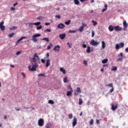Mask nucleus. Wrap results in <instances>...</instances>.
Wrapping results in <instances>:
<instances>
[{
	"label": "nucleus",
	"mask_w": 128,
	"mask_h": 128,
	"mask_svg": "<svg viewBox=\"0 0 128 128\" xmlns=\"http://www.w3.org/2000/svg\"><path fill=\"white\" fill-rule=\"evenodd\" d=\"M40 57L38 56V54L36 53L34 54L32 58H31L30 62L32 66H28L29 70L30 72H36V68L38 66V64L36 62V60H39Z\"/></svg>",
	"instance_id": "obj_1"
},
{
	"label": "nucleus",
	"mask_w": 128,
	"mask_h": 128,
	"mask_svg": "<svg viewBox=\"0 0 128 128\" xmlns=\"http://www.w3.org/2000/svg\"><path fill=\"white\" fill-rule=\"evenodd\" d=\"M40 36V34H36L32 36V38L31 39V40L34 42H38V38H38Z\"/></svg>",
	"instance_id": "obj_2"
},
{
	"label": "nucleus",
	"mask_w": 128,
	"mask_h": 128,
	"mask_svg": "<svg viewBox=\"0 0 128 128\" xmlns=\"http://www.w3.org/2000/svg\"><path fill=\"white\" fill-rule=\"evenodd\" d=\"M38 124L39 126H44V120L42 118L38 120Z\"/></svg>",
	"instance_id": "obj_3"
},
{
	"label": "nucleus",
	"mask_w": 128,
	"mask_h": 128,
	"mask_svg": "<svg viewBox=\"0 0 128 128\" xmlns=\"http://www.w3.org/2000/svg\"><path fill=\"white\" fill-rule=\"evenodd\" d=\"M98 44H100L99 42H95L94 40V39H92L90 42V44H91V46H98Z\"/></svg>",
	"instance_id": "obj_4"
},
{
	"label": "nucleus",
	"mask_w": 128,
	"mask_h": 128,
	"mask_svg": "<svg viewBox=\"0 0 128 128\" xmlns=\"http://www.w3.org/2000/svg\"><path fill=\"white\" fill-rule=\"evenodd\" d=\"M76 92H74V96H78V94H82V90H80V87L77 88ZM76 92H78L79 94Z\"/></svg>",
	"instance_id": "obj_5"
},
{
	"label": "nucleus",
	"mask_w": 128,
	"mask_h": 128,
	"mask_svg": "<svg viewBox=\"0 0 128 128\" xmlns=\"http://www.w3.org/2000/svg\"><path fill=\"white\" fill-rule=\"evenodd\" d=\"M123 30L126 31V28H128V24L126 23V20H124L123 22Z\"/></svg>",
	"instance_id": "obj_6"
},
{
	"label": "nucleus",
	"mask_w": 128,
	"mask_h": 128,
	"mask_svg": "<svg viewBox=\"0 0 128 128\" xmlns=\"http://www.w3.org/2000/svg\"><path fill=\"white\" fill-rule=\"evenodd\" d=\"M114 30L116 32H120L122 28L118 26H114Z\"/></svg>",
	"instance_id": "obj_7"
},
{
	"label": "nucleus",
	"mask_w": 128,
	"mask_h": 128,
	"mask_svg": "<svg viewBox=\"0 0 128 128\" xmlns=\"http://www.w3.org/2000/svg\"><path fill=\"white\" fill-rule=\"evenodd\" d=\"M0 28L1 30H4L6 29V26H4V22H0Z\"/></svg>",
	"instance_id": "obj_8"
},
{
	"label": "nucleus",
	"mask_w": 128,
	"mask_h": 128,
	"mask_svg": "<svg viewBox=\"0 0 128 128\" xmlns=\"http://www.w3.org/2000/svg\"><path fill=\"white\" fill-rule=\"evenodd\" d=\"M78 120L76 118L74 117L72 121V126H76V124H78Z\"/></svg>",
	"instance_id": "obj_9"
},
{
	"label": "nucleus",
	"mask_w": 128,
	"mask_h": 128,
	"mask_svg": "<svg viewBox=\"0 0 128 128\" xmlns=\"http://www.w3.org/2000/svg\"><path fill=\"white\" fill-rule=\"evenodd\" d=\"M64 26H66V25L62 23L58 24V28H60L61 30L64 28Z\"/></svg>",
	"instance_id": "obj_10"
},
{
	"label": "nucleus",
	"mask_w": 128,
	"mask_h": 128,
	"mask_svg": "<svg viewBox=\"0 0 128 128\" xmlns=\"http://www.w3.org/2000/svg\"><path fill=\"white\" fill-rule=\"evenodd\" d=\"M108 86H110V88H112L111 90H110V94H112V92H114V86H112V83H110L109 84H108Z\"/></svg>",
	"instance_id": "obj_11"
},
{
	"label": "nucleus",
	"mask_w": 128,
	"mask_h": 128,
	"mask_svg": "<svg viewBox=\"0 0 128 128\" xmlns=\"http://www.w3.org/2000/svg\"><path fill=\"white\" fill-rule=\"evenodd\" d=\"M112 105V110L113 111L116 110V109L118 108V104H116V105H114V104H111Z\"/></svg>",
	"instance_id": "obj_12"
},
{
	"label": "nucleus",
	"mask_w": 128,
	"mask_h": 128,
	"mask_svg": "<svg viewBox=\"0 0 128 128\" xmlns=\"http://www.w3.org/2000/svg\"><path fill=\"white\" fill-rule=\"evenodd\" d=\"M26 36H22L21 37L20 39H18L16 42V44L18 45V43L20 42H22V40H24V38H26Z\"/></svg>",
	"instance_id": "obj_13"
},
{
	"label": "nucleus",
	"mask_w": 128,
	"mask_h": 128,
	"mask_svg": "<svg viewBox=\"0 0 128 128\" xmlns=\"http://www.w3.org/2000/svg\"><path fill=\"white\" fill-rule=\"evenodd\" d=\"M66 34H59V38H60V40H64V38H66Z\"/></svg>",
	"instance_id": "obj_14"
},
{
	"label": "nucleus",
	"mask_w": 128,
	"mask_h": 128,
	"mask_svg": "<svg viewBox=\"0 0 128 128\" xmlns=\"http://www.w3.org/2000/svg\"><path fill=\"white\" fill-rule=\"evenodd\" d=\"M50 66V59H48L46 61V68H48V66Z\"/></svg>",
	"instance_id": "obj_15"
},
{
	"label": "nucleus",
	"mask_w": 128,
	"mask_h": 128,
	"mask_svg": "<svg viewBox=\"0 0 128 128\" xmlns=\"http://www.w3.org/2000/svg\"><path fill=\"white\" fill-rule=\"evenodd\" d=\"M54 50L55 52H60V46L57 45L54 47Z\"/></svg>",
	"instance_id": "obj_16"
},
{
	"label": "nucleus",
	"mask_w": 128,
	"mask_h": 128,
	"mask_svg": "<svg viewBox=\"0 0 128 128\" xmlns=\"http://www.w3.org/2000/svg\"><path fill=\"white\" fill-rule=\"evenodd\" d=\"M108 30L110 31V32H114V26L110 25L109 26L108 28Z\"/></svg>",
	"instance_id": "obj_17"
},
{
	"label": "nucleus",
	"mask_w": 128,
	"mask_h": 128,
	"mask_svg": "<svg viewBox=\"0 0 128 128\" xmlns=\"http://www.w3.org/2000/svg\"><path fill=\"white\" fill-rule=\"evenodd\" d=\"M86 44H88V42H86L84 41L82 42V46L84 48H86Z\"/></svg>",
	"instance_id": "obj_18"
},
{
	"label": "nucleus",
	"mask_w": 128,
	"mask_h": 128,
	"mask_svg": "<svg viewBox=\"0 0 128 128\" xmlns=\"http://www.w3.org/2000/svg\"><path fill=\"white\" fill-rule=\"evenodd\" d=\"M102 50L106 48V42H104V41L102 42Z\"/></svg>",
	"instance_id": "obj_19"
},
{
	"label": "nucleus",
	"mask_w": 128,
	"mask_h": 128,
	"mask_svg": "<svg viewBox=\"0 0 128 128\" xmlns=\"http://www.w3.org/2000/svg\"><path fill=\"white\" fill-rule=\"evenodd\" d=\"M37 20H38L42 21V20H44V16H40L37 18Z\"/></svg>",
	"instance_id": "obj_20"
},
{
	"label": "nucleus",
	"mask_w": 128,
	"mask_h": 128,
	"mask_svg": "<svg viewBox=\"0 0 128 128\" xmlns=\"http://www.w3.org/2000/svg\"><path fill=\"white\" fill-rule=\"evenodd\" d=\"M86 53L87 54H90V46H88L87 49L86 50Z\"/></svg>",
	"instance_id": "obj_21"
},
{
	"label": "nucleus",
	"mask_w": 128,
	"mask_h": 128,
	"mask_svg": "<svg viewBox=\"0 0 128 128\" xmlns=\"http://www.w3.org/2000/svg\"><path fill=\"white\" fill-rule=\"evenodd\" d=\"M108 62V58L104 59L102 60V64H106Z\"/></svg>",
	"instance_id": "obj_22"
},
{
	"label": "nucleus",
	"mask_w": 128,
	"mask_h": 128,
	"mask_svg": "<svg viewBox=\"0 0 128 128\" xmlns=\"http://www.w3.org/2000/svg\"><path fill=\"white\" fill-rule=\"evenodd\" d=\"M60 71L62 72L64 74H66V70L64 69V68H60Z\"/></svg>",
	"instance_id": "obj_23"
},
{
	"label": "nucleus",
	"mask_w": 128,
	"mask_h": 128,
	"mask_svg": "<svg viewBox=\"0 0 128 128\" xmlns=\"http://www.w3.org/2000/svg\"><path fill=\"white\" fill-rule=\"evenodd\" d=\"M74 4H76V6L80 4V1H78V0H74Z\"/></svg>",
	"instance_id": "obj_24"
},
{
	"label": "nucleus",
	"mask_w": 128,
	"mask_h": 128,
	"mask_svg": "<svg viewBox=\"0 0 128 128\" xmlns=\"http://www.w3.org/2000/svg\"><path fill=\"white\" fill-rule=\"evenodd\" d=\"M51 126H52V124H50V123H48L46 125V128H50Z\"/></svg>",
	"instance_id": "obj_25"
},
{
	"label": "nucleus",
	"mask_w": 128,
	"mask_h": 128,
	"mask_svg": "<svg viewBox=\"0 0 128 128\" xmlns=\"http://www.w3.org/2000/svg\"><path fill=\"white\" fill-rule=\"evenodd\" d=\"M72 91H68V92H67L66 96H70L72 94Z\"/></svg>",
	"instance_id": "obj_26"
},
{
	"label": "nucleus",
	"mask_w": 128,
	"mask_h": 128,
	"mask_svg": "<svg viewBox=\"0 0 128 128\" xmlns=\"http://www.w3.org/2000/svg\"><path fill=\"white\" fill-rule=\"evenodd\" d=\"M78 104H79L80 106L82 104V99L81 98H79Z\"/></svg>",
	"instance_id": "obj_27"
},
{
	"label": "nucleus",
	"mask_w": 128,
	"mask_h": 128,
	"mask_svg": "<svg viewBox=\"0 0 128 128\" xmlns=\"http://www.w3.org/2000/svg\"><path fill=\"white\" fill-rule=\"evenodd\" d=\"M119 46L120 48H124V42H120L119 44Z\"/></svg>",
	"instance_id": "obj_28"
},
{
	"label": "nucleus",
	"mask_w": 128,
	"mask_h": 128,
	"mask_svg": "<svg viewBox=\"0 0 128 128\" xmlns=\"http://www.w3.org/2000/svg\"><path fill=\"white\" fill-rule=\"evenodd\" d=\"M33 26L34 23H28V27L30 28H32Z\"/></svg>",
	"instance_id": "obj_29"
},
{
	"label": "nucleus",
	"mask_w": 128,
	"mask_h": 128,
	"mask_svg": "<svg viewBox=\"0 0 128 128\" xmlns=\"http://www.w3.org/2000/svg\"><path fill=\"white\" fill-rule=\"evenodd\" d=\"M42 40H46V42H50V40L48 38H43L42 39Z\"/></svg>",
	"instance_id": "obj_30"
},
{
	"label": "nucleus",
	"mask_w": 128,
	"mask_h": 128,
	"mask_svg": "<svg viewBox=\"0 0 128 128\" xmlns=\"http://www.w3.org/2000/svg\"><path fill=\"white\" fill-rule=\"evenodd\" d=\"M68 89L69 90H70L71 92H74L72 90V86L70 85L68 86Z\"/></svg>",
	"instance_id": "obj_31"
},
{
	"label": "nucleus",
	"mask_w": 128,
	"mask_h": 128,
	"mask_svg": "<svg viewBox=\"0 0 128 128\" xmlns=\"http://www.w3.org/2000/svg\"><path fill=\"white\" fill-rule=\"evenodd\" d=\"M64 83L68 82V77H66L64 78Z\"/></svg>",
	"instance_id": "obj_32"
},
{
	"label": "nucleus",
	"mask_w": 128,
	"mask_h": 128,
	"mask_svg": "<svg viewBox=\"0 0 128 128\" xmlns=\"http://www.w3.org/2000/svg\"><path fill=\"white\" fill-rule=\"evenodd\" d=\"M78 30H79V32H82V30H84V26H80V28H79Z\"/></svg>",
	"instance_id": "obj_33"
},
{
	"label": "nucleus",
	"mask_w": 128,
	"mask_h": 128,
	"mask_svg": "<svg viewBox=\"0 0 128 128\" xmlns=\"http://www.w3.org/2000/svg\"><path fill=\"white\" fill-rule=\"evenodd\" d=\"M70 20H68V21H66L65 22V24H66V26H68V24H70Z\"/></svg>",
	"instance_id": "obj_34"
},
{
	"label": "nucleus",
	"mask_w": 128,
	"mask_h": 128,
	"mask_svg": "<svg viewBox=\"0 0 128 128\" xmlns=\"http://www.w3.org/2000/svg\"><path fill=\"white\" fill-rule=\"evenodd\" d=\"M48 104H54V100H49L48 102Z\"/></svg>",
	"instance_id": "obj_35"
},
{
	"label": "nucleus",
	"mask_w": 128,
	"mask_h": 128,
	"mask_svg": "<svg viewBox=\"0 0 128 128\" xmlns=\"http://www.w3.org/2000/svg\"><path fill=\"white\" fill-rule=\"evenodd\" d=\"M14 36V32H12L8 35L9 38H12V36Z\"/></svg>",
	"instance_id": "obj_36"
},
{
	"label": "nucleus",
	"mask_w": 128,
	"mask_h": 128,
	"mask_svg": "<svg viewBox=\"0 0 128 128\" xmlns=\"http://www.w3.org/2000/svg\"><path fill=\"white\" fill-rule=\"evenodd\" d=\"M68 118H70V120H72V114H70L68 115Z\"/></svg>",
	"instance_id": "obj_37"
},
{
	"label": "nucleus",
	"mask_w": 128,
	"mask_h": 128,
	"mask_svg": "<svg viewBox=\"0 0 128 128\" xmlns=\"http://www.w3.org/2000/svg\"><path fill=\"white\" fill-rule=\"evenodd\" d=\"M42 28V25H40L36 27V30H41V28Z\"/></svg>",
	"instance_id": "obj_38"
},
{
	"label": "nucleus",
	"mask_w": 128,
	"mask_h": 128,
	"mask_svg": "<svg viewBox=\"0 0 128 128\" xmlns=\"http://www.w3.org/2000/svg\"><path fill=\"white\" fill-rule=\"evenodd\" d=\"M34 26H40V22H35V23H33Z\"/></svg>",
	"instance_id": "obj_39"
},
{
	"label": "nucleus",
	"mask_w": 128,
	"mask_h": 128,
	"mask_svg": "<svg viewBox=\"0 0 128 128\" xmlns=\"http://www.w3.org/2000/svg\"><path fill=\"white\" fill-rule=\"evenodd\" d=\"M51 46H52V43L50 44V46H47V50H50V48H52Z\"/></svg>",
	"instance_id": "obj_40"
},
{
	"label": "nucleus",
	"mask_w": 128,
	"mask_h": 128,
	"mask_svg": "<svg viewBox=\"0 0 128 128\" xmlns=\"http://www.w3.org/2000/svg\"><path fill=\"white\" fill-rule=\"evenodd\" d=\"M89 123L90 126H92L94 124V120L91 119Z\"/></svg>",
	"instance_id": "obj_41"
},
{
	"label": "nucleus",
	"mask_w": 128,
	"mask_h": 128,
	"mask_svg": "<svg viewBox=\"0 0 128 128\" xmlns=\"http://www.w3.org/2000/svg\"><path fill=\"white\" fill-rule=\"evenodd\" d=\"M118 70V68L116 66H113L112 68V70H114V72Z\"/></svg>",
	"instance_id": "obj_42"
},
{
	"label": "nucleus",
	"mask_w": 128,
	"mask_h": 128,
	"mask_svg": "<svg viewBox=\"0 0 128 128\" xmlns=\"http://www.w3.org/2000/svg\"><path fill=\"white\" fill-rule=\"evenodd\" d=\"M92 22L93 26H96L98 24V22L94 20L92 21Z\"/></svg>",
	"instance_id": "obj_43"
},
{
	"label": "nucleus",
	"mask_w": 128,
	"mask_h": 128,
	"mask_svg": "<svg viewBox=\"0 0 128 128\" xmlns=\"http://www.w3.org/2000/svg\"><path fill=\"white\" fill-rule=\"evenodd\" d=\"M10 30H16V26H14L13 27L10 28Z\"/></svg>",
	"instance_id": "obj_44"
},
{
	"label": "nucleus",
	"mask_w": 128,
	"mask_h": 128,
	"mask_svg": "<svg viewBox=\"0 0 128 128\" xmlns=\"http://www.w3.org/2000/svg\"><path fill=\"white\" fill-rule=\"evenodd\" d=\"M76 30H69L68 32L70 34H74V32H76Z\"/></svg>",
	"instance_id": "obj_45"
},
{
	"label": "nucleus",
	"mask_w": 128,
	"mask_h": 128,
	"mask_svg": "<svg viewBox=\"0 0 128 128\" xmlns=\"http://www.w3.org/2000/svg\"><path fill=\"white\" fill-rule=\"evenodd\" d=\"M120 44H116V50H118V48H120Z\"/></svg>",
	"instance_id": "obj_46"
},
{
	"label": "nucleus",
	"mask_w": 128,
	"mask_h": 128,
	"mask_svg": "<svg viewBox=\"0 0 128 128\" xmlns=\"http://www.w3.org/2000/svg\"><path fill=\"white\" fill-rule=\"evenodd\" d=\"M82 26H83V28H84L86 26L87 24H86L84 22H82Z\"/></svg>",
	"instance_id": "obj_47"
},
{
	"label": "nucleus",
	"mask_w": 128,
	"mask_h": 128,
	"mask_svg": "<svg viewBox=\"0 0 128 128\" xmlns=\"http://www.w3.org/2000/svg\"><path fill=\"white\" fill-rule=\"evenodd\" d=\"M38 76H46V75H44V74H38Z\"/></svg>",
	"instance_id": "obj_48"
},
{
	"label": "nucleus",
	"mask_w": 128,
	"mask_h": 128,
	"mask_svg": "<svg viewBox=\"0 0 128 128\" xmlns=\"http://www.w3.org/2000/svg\"><path fill=\"white\" fill-rule=\"evenodd\" d=\"M22 54V51H18L16 54V56H19V54Z\"/></svg>",
	"instance_id": "obj_49"
},
{
	"label": "nucleus",
	"mask_w": 128,
	"mask_h": 128,
	"mask_svg": "<svg viewBox=\"0 0 128 128\" xmlns=\"http://www.w3.org/2000/svg\"><path fill=\"white\" fill-rule=\"evenodd\" d=\"M50 32V30L48 28L44 30V32Z\"/></svg>",
	"instance_id": "obj_50"
},
{
	"label": "nucleus",
	"mask_w": 128,
	"mask_h": 128,
	"mask_svg": "<svg viewBox=\"0 0 128 128\" xmlns=\"http://www.w3.org/2000/svg\"><path fill=\"white\" fill-rule=\"evenodd\" d=\"M106 10H108V8H104L102 10V12H106Z\"/></svg>",
	"instance_id": "obj_51"
},
{
	"label": "nucleus",
	"mask_w": 128,
	"mask_h": 128,
	"mask_svg": "<svg viewBox=\"0 0 128 128\" xmlns=\"http://www.w3.org/2000/svg\"><path fill=\"white\" fill-rule=\"evenodd\" d=\"M83 64H84V66H86V64H88V61L84 60Z\"/></svg>",
	"instance_id": "obj_52"
},
{
	"label": "nucleus",
	"mask_w": 128,
	"mask_h": 128,
	"mask_svg": "<svg viewBox=\"0 0 128 128\" xmlns=\"http://www.w3.org/2000/svg\"><path fill=\"white\" fill-rule=\"evenodd\" d=\"M41 62H42V64H45L46 60H44V59H41Z\"/></svg>",
	"instance_id": "obj_53"
},
{
	"label": "nucleus",
	"mask_w": 128,
	"mask_h": 128,
	"mask_svg": "<svg viewBox=\"0 0 128 128\" xmlns=\"http://www.w3.org/2000/svg\"><path fill=\"white\" fill-rule=\"evenodd\" d=\"M117 62H122V58H119L117 60Z\"/></svg>",
	"instance_id": "obj_54"
},
{
	"label": "nucleus",
	"mask_w": 128,
	"mask_h": 128,
	"mask_svg": "<svg viewBox=\"0 0 128 128\" xmlns=\"http://www.w3.org/2000/svg\"><path fill=\"white\" fill-rule=\"evenodd\" d=\"M92 38H94V31H92Z\"/></svg>",
	"instance_id": "obj_55"
},
{
	"label": "nucleus",
	"mask_w": 128,
	"mask_h": 128,
	"mask_svg": "<svg viewBox=\"0 0 128 128\" xmlns=\"http://www.w3.org/2000/svg\"><path fill=\"white\" fill-rule=\"evenodd\" d=\"M55 18H60V15H56L55 16Z\"/></svg>",
	"instance_id": "obj_56"
},
{
	"label": "nucleus",
	"mask_w": 128,
	"mask_h": 128,
	"mask_svg": "<svg viewBox=\"0 0 128 128\" xmlns=\"http://www.w3.org/2000/svg\"><path fill=\"white\" fill-rule=\"evenodd\" d=\"M44 24H45V26H50V23L46 22Z\"/></svg>",
	"instance_id": "obj_57"
},
{
	"label": "nucleus",
	"mask_w": 128,
	"mask_h": 128,
	"mask_svg": "<svg viewBox=\"0 0 128 128\" xmlns=\"http://www.w3.org/2000/svg\"><path fill=\"white\" fill-rule=\"evenodd\" d=\"M46 58H48V56H50V53H48V52L46 53Z\"/></svg>",
	"instance_id": "obj_58"
},
{
	"label": "nucleus",
	"mask_w": 128,
	"mask_h": 128,
	"mask_svg": "<svg viewBox=\"0 0 128 128\" xmlns=\"http://www.w3.org/2000/svg\"><path fill=\"white\" fill-rule=\"evenodd\" d=\"M105 66H108V64H105L103 65V68H104Z\"/></svg>",
	"instance_id": "obj_59"
},
{
	"label": "nucleus",
	"mask_w": 128,
	"mask_h": 128,
	"mask_svg": "<svg viewBox=\"0 0 128 128\" xmlns=\"http://www.w3.org/2000/svg\"><path fill=\"white\" fill-rule=\"evenodd\" d=\"M18 4V2H16L14 4H13V6H16Z\"/></svg>",
	"instance_id": "obj_60"
},
{
	"label": "nucleus",
	"mask_w": 128,
	"mask_h": 128,
	"mask_svg": "<svg viewBox=\"0 0 128 128\" xmlns=\"http://www.w3.org/2000/svg\"><path fill=\"white\" fill-rule=\"evenodd\" d=\"M126 52H128V48L125 49Z\"/></svg>",
	"instance_id": "obj_61"
},
{
	"label": "nucleus",
	"mask_w": 128,
	"mask_h": 128,
	"mask_svg": "<svg viewBox=\"0 0 128 128\" xmlns=\"http://www.w3.org/2000/svg\"><path fill=\"white\" fill-rule=\"evenodd\" d=\"M16 10V8H14V7L11 8V10Z\"/></svg>",
	"instance_id": "obj_62"
},
{
	"label": "nucleus",
	"mask_w": 128,
	"mask_h": 128,
	"mask_svg": "<svg viewBox=\"0 0 128 128\" xmlns=\"http://www.w3.org/2000/svg\"><path fill=\"white\" fill-rule=\"evenodd\" d=\"M96 123L98 124H100V120H96Z\"/></svg>",
	"instance_id": "obj_63"
},
{
	"label": "nucleus",
	"mask_w": 128,
	"mask_h": 128,
	"mask_svg": "<svg viewBox=\"0 0 128 128\" xmlns=\"http://www.w3.org/2000/svg\"><path fill=\"white\" fill-rule=\"evenodd\" d=\"M122 56V52H120V54L119 55V56Z\"/></svg>",
	"instance_id": "obj_64"
}]
</instances>
